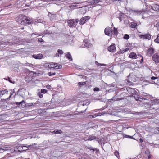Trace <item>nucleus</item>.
<instances>
[{"instance_id": "obj_1", "label": "nucleus", "mask_w": 159, "mask_h": 159, "mask_svg": "<svg viewBox=\"0 0 159 159\" xmlns=\"http://www.w3.org/2000/svg\"><path fill=\"white\" fill-rule=\"evenodd\" d=\"M18 23L22 25H27L30 24L32 20L30 18H27L25 15H20L19 18Z\"/></svg>"}, {"instance_id": "obj_2", "label": "nucleus", "mask_w": 159, "mask_h": 159, "mask_svg": "<svg viewBox=\"0 0 159 159\" xmlns=\"http://www.w3.org/2000/svg\"><path fill=\"white\" fill-rule=\"evenodd\" d=\"M129 12H135L136 14L141 15L142 16V18H145L148 17L149 15L148 13L149 11H138V10H133L132 9H129Z\"/></svg>"}, {"instance_id": "obj_3", "label": "nucleus", "mask_w": 159, "mask_h": 159, "mask_svg": "<svg viewBox=\"0 0 159 159\" xmlns=\"http://www.w3.org/2000/svg\"><path fill=\"white\" fill-rule=\"evenodd\" d=\"M15 104L16 105H21V106L23 108L24 107L26 106L27 107H29L33 106H34L35 104V103H29L26 104L24 100H22L20 102H15Z\"/></svg>"}, {"instance_id": "obj_4", "label": "nucleus", "mask_w": 159, "mask_h": 159, "mask_svg": "<svg viewBox=\"0 0 159 159\" xmlns=\"http://www.w3.org/2000/svg\"><path fill=\"white\" fill-rule=\"evenodd\" d=\"M127 90L129 92H131L133 94V96H134L135 100L137 101L138 100L139 96L136 94V92L134 89L130 88H128L127 89Z\"/></svg>"}, {"instance_id": "obj_5", "label": "nucleus", "mask_w": 159, "mask_h": 159, "mask_svg": "<svg viewBox=\"0 0 159 159\" xmlns=\"http://www.w3.org/2000/svg\"><path fill=\"white\" fill-rule=\"evenodd\" d=\"M112 32L113 30L110 27H107L105 28L104 30L105 34L109 36H112Z\"/></svg>"}, {"instance_id": "obj_6", "label": "nucleus", "mask_w": 159, "mask_h": 159, "mask_svg": "<svg viewBox=\"0 0 159 159\" xmlns=\"http://www.w3.org/2000/svg\"><path fill=\"white\" fill-rule=\"evenodd\" d=\"M151 35L149 34H145L143 35H139V37L143 39H148L150 40L151 39Z\"/></svg>"}, {"instance_id": "obj_7", "label": "nucleus", "mask_w": 159, "mask_h": 159, "mask_svg": "<svg viewBox=\"0 0 159 159\" xmlns=\"http://www.w3.org/2000/svg\"><path fill=\"white\" fill-rule=\"evenodd\" d=\"M68 26L70 27H75L76 26V24H75L74 19H71L68 21Z\"/></svg>"}, {"instance_id": "obj_8", "label": "nucleus", "mask_w": 159, "mask_h": 159, "mask_svg": "<svg viewBox=\"0 0 159 159\" xmlns=\"http://www.w3.org/2000/svg\"><path fill=\"white\" fill-rule=\"evenodd\" d=\"M90 17L89 16H85L83 17L81 19L79 22L80 24L83 25L90 19Z\"/></svg>"}, {"instance_id": "obj_9", "label": "nucleus", "mask_w": 159, "mask_h": 159, "mask_svg": "<svg viewBox=\"0 0 159 159\" xmlns=\"http://www.w3.org/2000/svg\"><path fill=\"white\" fill-rule=\"evenodd\" d=\"M158 77L152 76L151 80H150V82L152 84H156L158 82Z\"/></svg>"}, {"instance_id": "obj_10", "label": "nucleus", "mask_w": 159, "mask_h": 159, "mask_svg": "<svg viewBox=\"0 0 159 159\" xmlns=\"http://www.w3.org/2000/svg\"><path fill=\"white\" fill-rule=\"evenodd\" d=\"M152 60L156 63L159 62V56L157 53L154 54L152 57Z\"/></svg>"}, {"instance_id": "obj_11", "label": "nucleus", "mask_w": 159, "mask_h": 159, "mask_svg": "<svg viewBox=\"0 0 159 159\" xmlns=\"http://www.w3.org/2000/svg\"><path fill=\"white\" fill-rule=\"evenodd\" d=\"M108 50L109 51L112 52H114L116 50L115 45L114 44H112L108 47Z\"/></svg>"}, {"instance_id": "obj_12", "label": "nucleus", "mask_w": 159, "mask_h": 159, "mask_svg": "<svg viewBox=\"0 0 159 159\" xmlns=\"http://www.w3.org/2000/svg\"><path fill=\"white\" fill-rule=\"evenodd\" d=\"M147 55L151 56L154 52V49L152 48H150L147 50Z\"/></svg>"}, {"instance_id": "obj_13", "label": "nucleus", "mask_w": 159, "mask_h": 159, "mask_svg": "<svg viewBox=\"0 0 159 159\" xmlns=\"http://www.w3.org/2000/svg\"><path fill=\"white\" fill-rule=\"evenodd\" d=\"M151 9L154 11H159V6L156 4H153L151 6Z\"/></svg>"}, {"instance_id": "obj_14", "label": "nucleus", "mask_w": 159, "mask_h": 159, "mask_svg": "<svg viewBox=\"0 0 159 159\" xmlns=\"http://www.w3.org/2000/svg\"><path fill=\"white\" fill-rule=\"evenodd\" d=\"M84 45L87 47L89 48L92 46V44L90 43L88 40L87 39L84 40Z\"/></svg>"}, {"instance_id": "obj_15", "label": "nucleus", "mask_w": 159, "mask_h": 159, "mask_svg": "<svg viewBox=\"0 0 159 159\" xmlns=\"http://www.w3.org/2000/svg\"><path fill=\"white\" fill-rule=\"evenodd\" d=\"M22 146H17L15 147L14 148V151L16 152H22Z\"/></svg>"}, {"instance_id": "obj_16", "label": "nucleus", "mask_w": 159, "mask_h": 159, "mask_svg": "<svg viewBox=\"0 0 159 159\" xmlns=\"http://www.w3.org/2000/svg\"><path fill=\"white\" fill-rule=\"evenodd\" d=\"M36 145V143L32 144H31L30 145H28L27 146H22L23 149L22 151H26L29 148H31V147L33 146L34 145Z\"/></svg>"}, {"instance_id": "obj_17", "label": "nucleus", "mask_w": 159, "mask_h": 159, "mask_svg": "<svg viewBox=\"0 0 159 159\" xmlns=\"http://www.w3.org/2000/svg\"><path fill=\"white\" fill-rule=\"evenodd\" d=\"M98 138H97L96 136H93V135H90L88 138V139H87L88 140L92 141V140H95L99 142Z\"/></svg>"}, {"instance_id": "obj_18", "label": "nucleus", "mask_w": 159, "mask_h": 159, "mask_svg": "<svg viewBox=\"0 0 159 159\" xmlns=\"http://www.w3.org/2000/svg\"><path fill=\"white\" fill-rule=\"evenodd\" d=\"M1 45H2V47H3V45H5L7 44H10V45H11L13 44L14 43V42H4L2 41L1 42H0Z\"/></svg>"}, {"instance_id": "obj_19", "label": "nucleus", "mask_w": 159, "mask_h": 159, "mask_svg": "<svg viewBox=\"0 0 159 159\" xmlns=\"http://www.w3.org/2000/svg\"><path fill=\"white\" fill-rule=\"evenodd\" d=\"M129 57L133 59H136L137 58V56L136 54L134 52H132L130 53L129 56Z\"/></svg>"}, {"instance_id": "obj_20", "label": "nucleus", "mask_w": 159, "mask_h": 159, "mask_svg": "<svg viewBox=\"0 0 159 159\" xmlns=\"http://www.w3.org/2000/svg\"><path fill=\"white\" fill-rule=\"evenodd\" d=\"M33 57L36 59H41L42 58L43 56L41 54H39L36 55H33Z\"/></svg>"}, {"instance_id": "obj_21", "label": "nucleus", "mask_w": 159, "mask_h": 159, "mask_svg": "<svg viewBox=\"0 0 159 159\" xmlns=\"http://www.w3.org/2000/svg\"><path fill=\"white\" fill-rule=\"evenodd\" d=\"M5 94H8V91L7 89L3 90L0 91V96L3 95Z\"/></svg>"}, {"instance_id": "obj_22", "label": "nucleus", "mask_w": 159, "mask_h": 159, "mask_svg": "<svg viewBox=\"0 0 159 159\" xmlns=\"http://www.w3.org/2000/svg\"><path fill=\"white\" fill-rule=\"evenodd\" d=\"M48 16L51 17V19L52 20L55 18L56 16V14H53L50 12L48 13Z\"/></svg>"}, {"instance_id": "obj_23", "label": "nucleus", "mask_w": 159, "mask_h": 159, "mask_svg": "<svg viewBox=\"0 0 159 159\" xmlns=\"http://www.w3.org/2000/svg\"><path fill=\"white\" fill-rule=\"evenodd\" d=\"M66 56L68 60L71 61H72V59L71 56L69 52L67 53L66 55Z\"/></svg>"}, {"instance_id": "obj_24", "label": "nucleus", "mask_w": 159, "mask_h": 159, "mask_svg": "<svg viewBox=\"0 0 159 159\" xmlns=\"http://www.w3.org/2000/svg\"><path fill=\"white\" fill-rule=\"evenodd\" d=\"M130 27L133 28H135L137 26V23L132 22L130 23Z\"/></svg>"}, {"instance_id": "obj_25", "label": "nucleus", "mask_w": 159, "mask_h": 159, "mask_svg": "<svg viewBox=\"0 0 159 159\" xmlns=\"http://www.w3.org/2000/svg\"><path fill=\"white\" fill-rule=\"evenodd\" d=\"M86 84L85 82H79L78 83V85L79 87H81L82 86Z\"/></svg>"}, {"instance_id": "obj_26", "label": "nucleus", "mask_w": 159, "mask_h": 159, "mask_svg": "<svg viewBox=\"0 0 159 159\" xmlns=\"http://www.w3.org/2000/svg\"><path fill=\"white\" fill-rule=\"evenodd\" d=\"M53 133L54 134H61L62 133V132L61 130H55Z\"/></svg>"}, {"instance_id": "obj_27", "label": "nucleus", "mask_w": 159, "mask_h": 159, "mask_svg": "<svg viewBox=\"0 0 159 159\" xmlns=\"http://www.w3.org/2000/svg\"><path fill=\"white\" fill-rule=\"evenodd\" d=\"M4 79L6 80L7 81H8L10 83H14L15 81H12L10 79V77H8L7 78H4Z\"/></svg>"}, {"instance_id": "obj_28", "label": "nucleus", "mask_w": 159, "mask_h": 159, "mask_svg": "<svg viewBox=\"0 0 159 159\" xmlns=\"http://www.w3.org/2000/svg\"><path fill=\"white\" fill-rule=\"evenodd\" d=\"M118 33L117 31V28L115 27L114 28V35H117Z\"/></svg>"}, {"instance_id": "obj_29", "label": "nucleus", "mask_w": 159, "mask_h": 159, "mask_svg": "<svg viewBox=\"0 0 159 159\" xmlns=\"http://www.w3.org/2000/svg\"><path fill=\"white\" fill-rule=\"evenodd\" d=\"M51 33L48 30H47L46 31H44L43 32V34L44 35L46 34H50Z\"/></svg>"}, {"instance_id": "obj_30", "label": "nucleus", "mask_w": 159, "mask_h": 159, "mask_svg": "<svg viewBox=\"0 0 159 159\" xmlns=\"http://www.w3.org/2000/svg\"><path fill=\"white\" fill-rule=\"evenodd\" d=\"M115 155L119 159V158L120 157V156L119 155V153L118 151H116L115 152Z\"/></svg>"}, {"instance_id": "obj_31", "label": "nucleus", "mask_w": 159, "mask_h": 159, "mask_svg": "<svg viewBox=\"0 0 159 159\" xmlns=\"http://www.w3.org/2000/svg\"><path fill=\"white\" fill-rule=\"evenodd\" d=\"M89 116L91 117L92 118H93L98 116V115L96 114H95L94 115H90Z\"/></svg>"}, {"instance_id": "obj_32", "label": "nucleus", "mask_w": 159, "mask_h": 159, "mask_svg": "<svg viewBox=\"0 0 159 159\" xmlns=\"http://www.w3.org/2000/svg\"><path fill=\"white\" fill-rule=\"evenodd\" d=\"M99 2L98 0H93L91 2L92 4H95L98 3Z\"/></svg>"}, {"instance_id": "obj_33", "label": "nucleus", "mask_w": 159, "mask_h": 159, "mask_svg": "<svg viewBox=\"0 0 159 159\" xmlns=\"http://www.w3.org/2000/svg\"><path fill=\"white\" fill-rule=\"evenodd\" d=\"M155 42L157 43H159V35H158L157 38L154 40Z\"/></svg>"}, {"instance_id": "obj_34", "label": "nucleus", "mask_w": 159, "mask_h": 159, "mask_svg": "<svg viewBox=\"0 0 159 159\" xmlns=\"http://www.w3.org/2000/svg\"><path fill=\"white\" fill-rule=\"evenodd\" d=\"M57 52L60 55H62L63 53V52L60 49H58V50Z\"/></svg>"}, {"instance_id": "obj_35", "label": "nucleus", "mask_w": 159, "mask_h": 159, "mask_svg": "<svg viewBox=\"0 0 159 159\" xmlns=\"http://www.w3.org/2000/svg\"><path fill=\"white\" fill-rule=\"evenodd\" d=\"M62 67V66L61 65H56V66H55V68H55L56 69H58L61 68Z\"/></svg>"}, {"instance_id": "obj_36", "label": "nucleus", "mask_w": 159, "mask_h": 159, "mask_svg": "<svg viewBox=\"0 0 159 159\" xmlns=\"http://www.w3.org/2000/svg\"><path fill=\"white\" fill-rule=\"evenodd\" d=\"M48 74L49 76H51L55 75L56 74V73L54 72V73H52L51 72H48Z\"/></svg>"}, {"instance_id": "obj_37", "label": "nucleus", "mask_w": 159, "mask_h": 159, "mask_svg": "<svg viewBox=\"0 0 159 159\" xmlns=\"http://www.w3.org/2000/svg\"><path fill=\"white\" fill-rule=\"evenodd\" d=\"M95 64L98 66H103L105 65V64H101L100 63H99L97 61H96L95 62Z\"/></svg>"}, {"instance_id": "obj_38", "label": "nucleus", "mask_w": 159, "mask_h": 159, "mask_svg": "<svg viewBox=\"0 0 159 159\" xmlns=\"http://www.w3.org/2000/svg\"><path fill=\"white\" fill-rule=\"evenodd\" d=\"M129 38V35L126 34H125L124 37V38L125 39H128Z\"/></svg>"}, {"instance_id": "obj_39", "label": "nucleus", "mask_w": 159, "mask_h": 159, "mask_svg": "<svg viewBox=\"0 0 159 159\" xmlns=\"http://www.w3.org/2000/svg\"><path fill=\"white\" fill-rule=\"evenodd\" d=\"M38 95L40 98H42L43 97V94H42V93L40 92H38Z\"/></svg>"}, {"instance_id": "obj_40", "label": "nucleus", "mask_w": 159, "mask_h": 159, "mask_svg": "<svg viewBox=\"0 0 159 159\" xmlns=\"http://www.w3.org/2000/svg\"><path fill=\"white\" fill-rule=\"evenodd\" d=\"M47 90L45 89H42L40 92L42 93H46L47 92Z\"/></svg>"}, {"instance_id": "obj_41", "label": "nucleus", "mask_w": 159, "mask_h": 159, "mask_svg": "<svg viewBox=\"0 0 159 159\" xmlns=\"http://www.w3.org/2000/svg\"><path fill=\"white\" fill-rule=\"evenodd\" d=\"M78 6V5L77 4L72 5L70 6V7L71 8H76Z\"/></svg>"}, {"instance_id": "obj_42", "label": "nucleus", "mask_w": 159, "mask_h": 159, "mask_svg": "<svg viewBox=\"0 0 159 159\" xmlns=\"http://www.w3.org/2000/svg\"><path fill=\"white\" fill-rule=\"evenodd\" d=\"M100 89L98 87H95L94 88L93 90L94 91H98Z\"/></svg>"}, {"instance_id": "obj_43", "label": "nucleus", "mask_w": 159, "mask_h": 159, "mask_svg": "<svg viewBox=\"0 0 159 159\" xmlns=\"http://www.w3.org/2000/svg\"><path fill=\"white\" fill-rule=\"evenodd\" d=\"M43 39L42 38H40L38 39V42L42 43V42H43Z\"/></svg>"}, {"instance_id": "obj_44", "label": "nucleus", "mask_w": 159, "mask_h": 159, "mask_svg": "<svg viewBox=\"0 0 159 159\" xmlns=\"http://www.w3.org/2000/svg\"><path fill=\"white\" fill-rule=\"evenodd\" d=\"M57 64L56 63H55V64H54V65L52 64H51L50 65V67L52 68H55V64Z\"/></svg>"}, {"instance_id": "obj_45", "label": "nucleus", "mask_w": 159, "mask_h": 159, "mask_svg": "<svg viewBox=\"0 0 159 159\" xmlns=\"http://www.w3.org/2000/svg\"><path fill=\"white\" fill-rule=\"evenodd\" d=\"M122 0H112L113 2H115L116 1H118V2H122Z\"/></svg>"}, {"instance_id": "obj_46", "label": "nucleus", "mask_w": 159, "mask_h": 159, "mask_svg": "<svg viewBox=\"0 0 159 159\" xmlns=\"http://www.w3.org/2000/svg\"><path fill=\"white\" fill-rule=\"evenodd\" d=\"M141 97V96L140 97L139 96L138 101H142V100L143 99Z\"/></svg>"}, {"instance_id": "obj_47", "label": "nucleus", "mask_w": 159, "mask_h": 159, "mask_svg": "<svg viewBox=\"0 0 159 159\" xmlns=\"http://www.w3.org/2000/svg\"><path fill=\"white\" fill-rule=\"evenodd\" d=\"M4 151V149L2 148H0V153H2Z\"/></svg>"}, {"instance_id": "obj_48", "label": "nucleus", "mask_w": 159, "mask_h": 159, "mask_svg": "<svg viewBox=\"0 0 159 159\" xmlns=\"http://www.w3.org/2000/svg\"><path fill=\"white\" fill-rule=\"evenodd\" d=\"M126 52V51H125V50L124 49H123L121 50H120V52L121 53H124V52Z\"/></svg>"}, {"instance_id": "obj_49", "label": "nucleus", "mask_w": 159, "mask_h": 159, "mask_svg": "<svg viewBox=\"0 0 159 159\" xmlns=\"http://www.w3.org/2000/svg\"><path fill=\"white\" fill-rule=\"evenodd\" d=\"M12 94L13 93H11V92L10 93V96H9V97L7 98V99H10V98L11 97V96H12Z\"/></svg>"}, {"instance_id": "obj_50", "label": "nucleus", "mask_w": 159, "mask_h": 159, "mask_svg": "<svg viewBox=\"0 0 159 159\" xmlns=\"http://www.w3.org/2000/svg\"><path fill=\"white\" fill-rule=\"evenodd\" d=\"M75 23L76 24V23H77L79 21V20L78 19H76L75 20Z\"/></svg>"}, {"instance_id": "obj_51", "label": "nucleus", "mask_w": 159, "mask_h": 159, "mask_svg": "<svg viewBox=\"0 0 159 159\" xmlns=\"http://www.w3.org/2000/svg\"><path fill=\"white\" fill-rule=\"evenodd\" d=\"M96 114L98 115V116L102 115V114L101 113H96Z\"/></svg>"}, {"instance_id": "obj_52", "label": "nucleus", "mask_w": 159, "mask_h": 159, "mask_svg": "<svg viewBox=\"0 0 159 159\" xmlns=\"http://www.w3.org/2000/svg\"><path fill=\"white\" fill-rule=\"evenodd\" d=\"M156 26L157 27H159V22L156 24Z\"/></svg>"}, {"instance_id": "obj_53", "label": "nucleus", "mask_w": 159, "mask_h": 159, "mask_svg": "<svg viewBox=\"0 0 159 159\" xmlns=\"http://www.w3.org/2000/svg\"><path fill=\"white\" fill-rule=\"evenodd\" d=\"M55 56L56 57H58L59 56V54L58 53H56L55 54Z\"/></svg>"}, {"instance_id": "obj_54", "label": "nucleus", "mask_w": 159, "mask_h": 159, "mask_svg": "<svg viewBox=\"0 0 159 159\" xmlns=\"http://www.w3.org/2000/svg\"><path fill=\"white\" fill-rule=\"evenodd\" d=\"M143 58L142 57V59L140 61V63H142L143 62Z\"/></svg>"}, {"instance_id": "obj_55", "label": "nucleus", "mask_w": 159, "mask_h": 159, "mask_svg": "<svg viewBox=\"0 0 159 159\" xmlns=\"http://www.w3.org/2000/svg\"><path fill=\"white\" fill-rule=\"evenodd\" d=\"M139 141H140V142H142L143 141V140L142 139H141V138L140 139Z\"/></svg>"}, {"instance_id": "obj_56", "label": "nucleus", "mask_w": 159, "mask_h": 159, "mask_svg": "<svg viewBox=\"0 0 159 159\" xmlns=\"http://www.w3.org/2000/svg\"><path fill=\"white\" fill-rule=\"evenodd\" d=\"M86 109H86L84 111H81V112L80 113H83V112H84V111H86Z\"/></svg>"}, {"instance_id": "obj_57", "label": "nucleus", "mask_w": 159, "mask_h": 159, "mask_svg": "<svg viewBox=\"0 0 159 159\" xmlns=\"http://www.w3.org/2000/svg\"><path fill=\"white\" fill-rule=\"evenodd\" d=\"M112 100H118V99H116L115 98V97H113V98H112Z\"/></svg>"}, {"instance_id": "obj_58", "label": "nucleus", "mask_w": 159, "mask_h": 159, "mask_svg": "<svg viewBox=\"0 0 159 159\" xmlns=\"http://www.w3.org/2000/svg\"><path fill=\"white\" fill-rule=\"evenodd\" d=\"M126 136H127V137H127V138H131L132 137L131 136H129V135H126Z\"/></svg>"}, {"instance_id": "obj_59", "label": "nucleus", "mask_w": 159, "mask_h": 159, "mask_svg": "<svg viewBox=\"0 0 159 159\" xmlns=\"http://www.w3.org/2000/svg\"><path fill=\"white\" fill-rule=\"evenodd\" d=\"M156 129L159 131V127H156Z\"/></svg>"}, {"instance_id": "obj_60", "label": "nucleus", "mask_w": 159, "mask_h": 159, "mask_svg": "<svg viewBox=\"0 0 159 159\" xmlns=\"http://www.w3.org/2000/svg\"><path fill=\"white\" fill-rule=\"evenodd\" d=\"M124 49L125 50V51H126H126H128L129 50V48H126V49Z\"/></svg>"}, {"instance_id": "obj_61", "label": "nucleus", "mask_w": 159, "mask_h": 159, "mask_svg": "<svg viewBox=\"0 0 159 159\" xmlns=\"http://www.w3.org/2000/svg\"><path fill=\"white\" fill-rule=\"evenodd\" d=\"M88 148L90 150H91V149H92V148H91V147H89Z\"/></svg>"}, {"instance_id": "obj_62", "label": "nucleus", "mask_w": 159, "mask_h": 159, "mask_svg": "<svg viewBox=\"0 0 159 159\" xmlns=\"http://www.w3.org/2000/svg\"><path fill=\"white\" fill-rule=\"evenodd\" d=\"M91 150H92L93 151H94L95 150V149H92Z\"/></svg>"}, {"instance_id": "obj_63", "label": "nucleus", "mask_w": 159, "mask_h": 159, "mask_svg": "<svg viewBox=\"0 0 159 159\" xmlns=\"http://www.w3.org/2000/svg\"><path fill=\"white\" fill-rule=\"evenodd\" d=\"M35 34V35H38V34L36 33H35V34Z\"/></svg>"}, {"instance_id": "obj_64", "label": "nucleus", "mask_w": 159, "mask_h": 159, "mask_svg": "<svg viewBox=\"0 0 159 159\" xmlns=\"http://www.w3.org/2000/svg\"><path fill=\"white\" fill-rule=\"evenodd\" d=\"M25 159H30V158H27H27H25Z\"/></svg>"}]
</instances>
